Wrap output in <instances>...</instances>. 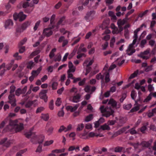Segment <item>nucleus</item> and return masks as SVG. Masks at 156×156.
I'll list each match as a JSON object with an SVG mask.
<instances>
[{
  "label": "nucleus",
  "instance_id": "obj_52",
  "mask_svg": "<svg viewBox=\"0 0 156 156\" xmlns=\"http://www.w3.org/2000/svg\"><path fill=\"white\" fill-rule=\"evenodd\" d=\"M40 52V51L39 50H37L33 52L30 55V56L32 58L33 56L37 55Z\"/></svg>",
  "mask_w": 156,
  "mask_h": 156
},
{
  "label": "nucleus",
  "instance_id": "obj_1",
  "mask_svg": "<svg viewBox=\"0 0 156 156\" xmlns=\"http://www.w3.org/2000/svg\"><path fill=\"white\" fill-rule=\"evenodd\" d=\"M99 109L103 116L108 117L110 115L113 116L114 111L110 107H106L105 108L104 106H102L100 107Z\"/></svg>",
  "mask_w": 156,
  "mask_h": 156
},
{
  "label": "nucleus",
  "instance_id": "obj_8",
  "mask_svg": "<svg viewBox=\"0 0 156 156\" xmlns=\"http://www.w3.org/2000/svg\"><path fill=\"white\" fill-rule=\"evenodd\" d=\"M8 102L12 106L14 107L16 105V101L14 94H10L8 96Z\"/></svg>",
  "mask_w": 156,
  "mask_h": 156
},
{
  "label": "nucleus",
  "instance_id": "obj_35",
  "mask_svg": "<svg viewBox=\"0 0 156 156\" xmlns=\"http://www.w3.org/2000/svg\"><path fill=\"white\" fill-rule=\"evenodd\" d=\"M65 148H62V149H55L52 151V152L54 153H59L62 152H63L65 151Z\"/></svg>",
  "mask_w": 156,
  "mask_h": 156
},
{
  "label": "nucleus",
  "instance_id": "obj_21",
  "mask_svg": "<svg viewBox=\"0 0 156 156\" xmlns=\"http://www.w3.org/2000/svg\"><path fill=\"white\" fill-rule=\"evenodd\" d=\"M69 69L67 71L74 73L76 70V67L73 66L71 62H69L68 63Z\"/></svg>",
  "mask_w": 156,
  "mask_h": 156
},
{
  "label": "nucleus",
  "instance_id": "obj_13",
  "mask_svg": "<svg viewBox=\"0 0 156 156\" xmlns=\"http://www.w3.org/2000/svg\"><path fill=\"white\" fill-rule=\"evenodd\" d=\"M108 104L111 105L112 107L115 108H119L121 106V105L119 103L117 104L115 101L112 99H110L109 100Z\"/></svg>",
  "mask_w": 156,
  "mask_h": 156
},
{
  "label": "nucleus",
  "instance_id": "obj_20",
  "mask_svg": "<svg viewBox=\"0 0 156 156\" xmlns=\"http://www.w3.org/2000/svg\"><path fill=\"white\" fill-rule=\"evenodd\" d=\"M79 105H76L74 106H67L66 107V109L67 111H69L71 112H74L77 109Z\"/></svg>",
  "mask_w": 156,
  "mask_h": 156
},
{
  "label": "nucleus",
  "instance_id": "obj_30",
  "mask_svg": "<svg viewBox=\"0 0 156 156\" xmlns=\"http://www.w3.org/2000/svg\"><path fill=\"white\" fill-rule=\"evenodd\" d=\"M41 118L45 121H47L49 118V115L48 114H42Z\"/></svg>",
  "mask_w": 156,
  "mask_h": 156
},
{
  "label": "nucleus",
  "instance_id": "obj_50",
  "mask_svg": "<svg viewBox=\"0 0 156 156\" xmlns=\"http://www.w3.org/2000/svg\"><path fill=\"white\" fill-rule=\"evenodd\" d=\"M141 144H142V146L144 147H147L148 146H149L150 145V144L149 142H147L146 141H143L142 142Z\"/></svg>",
  "mask_w": 156,
  "mask_h": 156
},
{
  "label": "nucleus",
  "instance_id": "obj_15",
  "mask_svg": "<svg viewBox=\"0 0 156 156\" xmlns=\"http://www.w3.org/2000/svg\"><path fill=\"white\" fill-rule=\"evenodd\" d=\"M13 25V23L12 20H8L5 21V23L4 27L5 29H11Z\"/></svg>",
  "mask_w": 156,
  "mask_h": 156
},
{
  "label": "nucleus",
  "instance_id": "obj_26",
  "mask_svg": "<svg viewBox=\"0 0 156 156\" xmlns=\"http://www.w3.org/2000/svg\"><path fill=\"white\" fill-rule=\"evenodd\" d=\"M140 105L138 104L137 103L136 101H135V104L134 105V107L133 108H132L131 109V111L132 112H133L134 111H138V110H139V109L140 108Z\"/></svg>",
  "mask_w": 156,
  "mask_h": 156
},
{
  "label": "nucleus",
  "instance_id": "obj_41",
  "mask_svg": "<svg viewBox=\"0 0 156 156\" xmlns=\"http://www.w3.org/2000/svg\"><path fill=\"white\" fill-rule=\"evenodd\" d=\"M93 119V115L92 114H90L86 117L85 120L86 122H88Z\"/></svg>",
  "mask_w": 156,
  "mask_h": 156
},
{
  "label": "nucleus",
  "instance_id": "obj_32",
  "mask_svg": "<svg viewBox=\"0 0 156 156\" xmlns=\"http://www.w3.org/2000/svg\"><path fill=\"white\" fill-rule=\"evenodd\" d=\"M35 64L34 62L32 61H30L27 64V67L28 68L31 69L33 67Z\"/></svg>",
  "mask_w": 156,
  "mask_h": 156
},
{
  "label": "nucleus",
  "instance_id": "obj_3",
  "mask_svg": "<svg viewBox=\"0 0 156 156\" xmlns=\"http://www.w3.org/2000/svg\"><path fill=\"white\" fill-rule=\"evenodd\" d=\"M14 20H19V21H22L24 20L26 17V15L24 14L23 12H20L19 14L15 13L13 15Z\"/></svg>",
  "mask_w": 156,
  "mask_h": 156
},
{
  "label": "nucleus",
  "instance_id": "obj_56",
  "mask_svg": "<svg viewBox=\"0 0 156 156\" xmlns=\"http://www.w3.org/2000/svg\"><path fill=\"white\" fill-rule=\"evenodd\" d=\"M62 103L61 100V98H57V100L55 102V105L57 106H59Z\"/></svg>",
  "mask_w": 156,
  "mask_h": 156
},
{
  "label": "nucleus",
  "instance_id": "obj_55",
  "mask_svg": "<svg viewBox=\"0 0 156 156\" xmlns=\"http://www.w3.org/2000/svg\"><path fill=\"white\" fill-rule=\"evenodd\" d=\"M115 39L114 37H113L111 40L110 43V46L111 47H113L114 45V43L115 42Z\"/></svg>",
  "mask_w": 156,
  "mask_h": 156
},
{
  "label": "nucleus",
  "instance_id": "obj_46",
  "mask_svg": "<svg viewBox=\"0 0 156 156\" xmlns=\"http://www.w3.org/2000/svg\"><path fill=\"white\" fill-rule=\"evenodd\" d=\"M137 95L136 92L134 90H132L131 92V96L133 100H135Z\"/></svg>",
  "mask_w": 156,
  "mask_h": 156
},
{
  "label": "nucleus",
  "instance_id": "obj_61",
  "mask_svg": "<svg viewBox=\"0 0 156 156\" xmlns=\"http://www.w3.org/2000/svg\"><path fill=\"white\" fill-rule=\"evenodd\" d=\"M108 15L109 16L112 17L114 19H115L116 18V17L115 15L114 12L112 11H109L108 12Z\"/></svg>",
  "mask_w": 156,
  "mask_h": 156
},
{
  "label": "nucleus",
  "instance_id": "obj_7",
  "mask_svg": "<svg viewBox=\"0 0 156 156\" xmlns=\"http://www.w3.org/2000/svg\"><path fill=\"white\" fill-rule=\"evenodd\" d=\"M12 143V141L11 140H7L6 138L2 139L0 141V144L3 145L6 148L9 147Z\"/></svg>",
  "mask_w": 156,
  "mask_h": 156
},
{
  "label": "nucleus",
  "instance_id": "obj_29",
  "mask_svg": "<svg viewBox=\"0 0 156 156\" xmlns=\"http://www.w3.org/2000/svg\"><path fill=\"white\" fill-rule=\"evenodd\" d=\"M5 66V63H4L0 66V75H1L4 74L5 72V70L4 69Z\"/></svg>",
  "mask_w": 156,
  "mask_h": 156
},
{
  "label": "nucleus",
  "instance_id": "obj_23",
  "mask_svg": "<svg viewBox=\"0 0 156 156\" xmlns=\"http://www.w3.org/2000/svg\"><path fill=\"white\" fill-rule=\"evenodd\" d=\"M74 150H75L76 152H78L80 151L79 146H69L68 149V151H73Z\"/></svg>",
  "mask_w": 156,
  "mask_h": 156
},
{
  "label": "nucleus",
  "instance_id": "obj_48",
  "mask_svg": "<svg viewBox=\"0 0 156 156\" xmlns=\"http://www.w3.org/2000/svg\"><path fill=\"white\" fill-rule=\"evenodd\" d=\"M63 108V107L62 109L61 110L59 111L58 112V116L59 117H63L64 115V112L62 110V109Z\"/></svg>",
  "mask_w": 156,
  "mask_h": 156
},
{
  "label": "nucleus",
  "instance_id": "obj_49",
  "mask_svg": "<svg viewBox=\"0 0 156 156\" xmlns=\"http://www.w3.org/2000/svg\"><path fill=\"white\" fill-rule=\"evenodd\" d=\"M16 95L17 96H19L21 94L23 93L22 91L20 88H18L15 91Z\"/></svg>",
  "mask_w": 156,
  "mask_h": 156
},
{
  "label": "nucleus",
  "instance_id": "obj_63",
  "mask_svg": "<svg viewBox=\"0 0 156 156\" xmlns=\"http://www.w3.org/2000/svg\"><path fill=\"white\" fill-rule=\"evenodd\" d=\"M129 131L131 134H134L137 133L136 131L134 128L130 129L129 130Z\"/></svg>",
  "mask_w": 156,
  "mask_h": 156
},
{
  "label": "nucleus",
  "instance_id": "obj_17",
  "mask_svg": "<svg viewBox=\"0 0 156 156\" xmlns=\"http://www.w3.org/2000/svg\"><path fill=\"white\" fill-rule=\"evenodd\" d=\"M80 95L79 94L76 95L69 98V100L74 103H77L80 101Z\"/></svg>",
  "mask_w": 156,
  "mask_h": 156
},
{
  "label": "nucleus",
  "instance_id": "obj_14",
  "mask_svg": "<svg viewBox=\"0 0 156 156\" xmlns=\"http://www.w3.org/2000/svg\"><path fill=\"white\" fill-rule=\"evenodd\" d=\"M35 140V142L34 144H36L37 142L39 144L42 143L44 139V136L43 135L38 136L37 135V137L34 138Z\"/></svg>",
  "mask_w": 156,
  "mask_h": 156
},
{
  "label": "nucleus",
  "instance_id": "obj_53",
  "mask_svg": "<svg viewBox=\"0 0 156 156\" xmlns=\"http://www.w3.org/2000/svg\"><path fill=\"white\" fill-rule=\"evenodd\" d=\"M58 83L57 82H54L52 84V87L53 90H56L57 89Z\"/></svg>",
  "mask_w": 156,
  "mask_h": 156
},
{
  "label": "nucleus",
  "instance_id": "obj_28",
  "mask_svg": "<svg viewBox=\"0 0 156 156\" xmlns=\"http://www.w3.org/2000/svg\"><path fill=\"white\" fill-rule=\"evenodd\" d=\"M125 60L122 59V58H119L115 61V63L119 66H121L124 62Z\"/></svg>",
  "mask_w": 156,
  "mask_h": 156
},
{
  "label": "nucleus",
  "instance_id": "obj_58",
  "mask_svg": "<svg viewBox=\"0 0 156 156\" xmlns=\"http://www.w3.org/2000/svg\"><path fill=\"white\" fill-rule=\"evenodd\" d=\"M34 102L33 101H29L26 104L25 106L26 108H30Z\"/></svg>",
  "mask_w": 156,
  "mask_h": 156
},
{
  "label": "nucleus",
  "instance_id": "obj_36",
  "mask_svg": "<svg viewBox=\"0 0 156 156\" xmlns=\"http://www.w3.org/2000/svg\"><path fill=\"white\" fill-rule=\"evenodd\" d=\"M56 49L54 48L49 53V57L50 59L53 58L55 56L54 53L56 52Z\"/></svg>",
  "mask_w": 156,
  "mask_h": 156
},
{
  "label": "nucleus",
  "instance_id": "obj_40",
  "mask_svg": "<svg viewBox=\"0 0 156 156\" xmlns=\"http://www.w3.org/2000/svg\"><path fill=\"white\" fill-rule=\"evenodd\" d=\"M105 82L107 83L109 82L110 79V74L109 73H106L105 77Z\"/></svg>",
  "mask_w": 156,
  "mask_h": 156
},
{
  "label": "nucleus",
  "instance_id": "obj_4",
  "mask_svg": "<svg viewBox=\"0 0 156 156\" xmlns=\"http://www.w3.org/2000/svg\"><path fill=\"white\" fill-rule=\"evenodd\" d=\"M33 129L34 128L33 127L31 129L30 132L26 133L25 135L28 138H29L31 136V142L33 143H34L35 142V140L34 139V138H35V137H37V134H36V133L35 132H32Z\"/></svg>",
  "mask_w": 156,
  "mask_h": 156
},
{
  "label": "nucleus",
  "instance_id": "obj_24",
  "mask_svg": "<svg viewBox=\"0 0 156 156\" xmlns=\"http://www.w3.org/2000/svg\"><path fill=\"white\" fill-rule=\"evenodd\" d=\"M23 128V124L22 123H18L14 129H15L16 131L17 132L21 130Z\"/></svg>",
  "mask_w": 156,
  "mask_h": 156
},
{
  "label": "nucleus",
  "instance_id": "obj_57",
  "mask_svg": "<svg viewBox=\"0 0 156 156\" xmlns=\"http://www.w3.org/2000/svg\"><path fill=\"white\" fill-rule=\"evenodd\" d=\"M82 5L83 6L87 5L89 3V0H81Z\"/></svg>",
  "mask_w": 156,
  "mask_h": 156
},
{
  "label": "nucleus",
  "instance_id": "obj_62",
  "mask_svg": "<svg viewBox=\"0 0 156 156\" xmlns=\"http://www.w3.org/2000/svg\"><path fill=\"white\" fill-rule=\"evenodd\" d=\"M148 87V90L150 92H152L154 91V88L152 85L149 84Z\"/></svg>",
  "mask_w": 156,
  "mask_h": 156
},
{
  "label": "nucleus",
  "instance_id": "obj_44",
  "mask_svg": "<svg viewBox=\"0 0 156 156\" xmlns=\"http://www.w3.org/2000/svg\"><path fill=\"white\" fill-rule=\"evenodd\" d=\"M84 127V126L83 124L81 123L78 125L77 127L76 128V130L77 131H80L82 130Z\"/></svg>",
  "mask_w": 156,
  "mask_h": 156
},
{
  "label": "nucleus",
  "instance_id": "obj_16",
  "mask_svg": "<svg viewBox=\"0 0 156 156\" xmlns=\"http://www.w3.org/2000/svg\"><path fill=\"white\" fill-rule=\"evenodd\" d=\"M47 92L46 90H42L39 94L40 98L43 99L45 102L47 101V97L46 94Z\"/></svg>",
  "mask_w": 156,
  "mask_h": 156
},
{
  "label": "nucleus",
  "instance_id": "obj_47",
  "mask_svg": "<svg viewBox=\"0 0 156 156\" xmlns=\"http://www.w3.org/2000/svg\"><path fill=\"white\" fill-rule=\"evenodd\" d=\"M62 58V56L61 55H57L54 58V60L55 61H59L61 60Z\"/></svg>",
  "mask_w": 156,
  "mask_h": 156
},
{
  "label": "nucleus",
  "instance_id": "obj_27",
  "mask_svg": "<svg viewBox=\"0 0 156 156\" xmlns=\"http://www.w3.org/2000/svg\"><path fill=\"white\" fill-rule=\"evenodd\" d=\"M54 143V140H47L45 141L43 144L44 147H47L50 146L52 144Z\"/></svg>",
  "mask_w": 156,
  "mask_h": 156
},
{
  "label": "nucleus",
  "instance_id": "obj_9",
  "mask_svg": "<svg viewBox=\"0 0 156 156\" xmlns=\"http://www.w3.org/2000/svg\"><path fill=\"white\" fill-rule=\"evenodd\" d=\"M18 123L17 121L16 120H10L9 125L6 128V130H11L15 128Z\"/></svg>",
  "mask_w": 156,
  "mask_h": 156
},
{
  "label": "nucleus",
  "instance_id": "obj_37",
  "mask_svg": "<svg viewBox=\"0 0 156 156\" xmlns=\"http://www.w3.org/2000/svg\"><path fill=\"white\" fill-rule=\"evenodd\" d=\"M124 131V129H121L115 133L113 135V136H118L122 134Z\"/></svg>",
  "mask_w": 156,
  "mask_h": 156
},
{
  "label": "nucleus",
  "instance_id": "obj_54",
  "mask_svg": "<svg viewBox=\"0 0 156 156\" xmlns=\"http://www.w3.org/2000/svg\"><path fill=\"white\" fill-rule=\"evenodd\" d=\"M44 109L43 107H40L37 108L36 111V113H40L43 111Z\"/></svg>",
  "mask_w": 156,
  "mask_h": 156
},
{
  "label": "nucleus",
  "instance_id": "obj_59",
  "mask_svg": "<svg viewBox=\"0 0 156 156\" xmlns=\"http://www.w3.org/2000/svg\"><path fill=\"white\" fill-rule=\"evenodd\" d=\"M121 31H120V29H119L117 27H116L112 31V33L114 34H118Z\"/></svg>",
  "mask_w": 156,
  "mask_h": 156
},
{
  "label": "nucleus",
  "instance_id": "obj_42",
  "mask_svg": "<svg viewBox=\"0 0 156 156\" xmlns=\"http://www.w3.org/2000/svg\"><path fill=\"white\" fill-rule=\"evenodd\" d=\"M153 96L152 93H151L144 100V102H147L150 101L152 98Z\"/></svg>",
  "mask_w": 156,
  "mask_h": 156
},
{
  "label": "nucleus",
  "instance_id": "obj_2",
  "mask_svg": "<svg viewBox=\"0 0 156 156\" xmlns=\"http://www.w3.org/2000/svg\"><path fill=\"white\" fill-rule=\"evenodd\" d=\"M150 49H147L144 52H140L138 55V56L144 59L147 60L150 57Z\"/></svg>",
  "mask_w": 156,
  "mask_h": 156
},
{
  "label": "nucleus",
  "instance_id": "obj_11",
  "mask_svg": "<svg viewBox=\"0 0 156 156\" xmlns=\"http://www.w3.org/2000/svg\"><path fill=\"white\" fill-rule=\"evenodd\" d=\"M144 27H146V26L144 24H142L140 27L138 28L136 30H135L134 32V35L133 36V43H134L136 42V40H137L138 37V32L142 29V28Z\"/></svg>",
  "mask_w": 156,
  "mask_h": 156
},
{
  "label": "nucleus",
  "instance_id": "obj_22",
  "mask_svg": "<svg viewBox=\"0 0 156 156\" xmlns=\"http://www.w3.org/2000/svg\"><path fill=\"white\" fill-rule=\"evenodd\" d=\"M126 22L125 20L124 19L119 20L117 22V24L118 26L119 29H120V31H122L123 30V28L122 26Z\"/></svg>",
  "mask_w": 156,
  "mask_h": 156
},
{
  "label": "nucleus",
  "instance_id": "obj_38",
  "mask_svg": "<svg viewBox=\"0 0 156 156\" xmlns=\"http://www.w3.org/2000/svg\"><path fill=\"white\" fill-rule=\"evenodd\" d=\"M124 149V148L122 147L118 146L115 148L114 151L115 152H120Z\"/></svg>",
  "mask_w": 156,
  "mask_h": 156
},
{
  "label": "nucleus",
  "instance_id": "obj_45",
  "mask_svg": "<svg viewBox=\"0 0 156 156\" xmlns=\"http://www.w3.org/2000/svg\"><path fill=\"white\" fill-rule=\"evenodd\" d=\"M132 105L131 104L127 105H124L123 106V108L126 110H129L131 108Z\"/></svg>",
  "mask_w": 156,
  "mask_h": 156
},
{
  "label": "nucleus",
  "instance_id": "obj_34",
  "mask_svg": "<svg viewBox=\"0 0 156 156\" xmlns=\"http://www.w3.org/2000/svg\"><path fill=\"white\" fill-rule=\"evenodd\" d=\"M96 78L98 80H101L102 82L103 81L104 76L101 73H99L96 75Z\"/></svg>",
  "mask_w": 156,
  "mask_h": 156
},
{
  "label": "nucleus",
  "instance_id": "obj_39",
  "mask_svg": "<svg viewBox=\"0 0 156 156\" xmlns=\"http://www.w3.org/2000/svg\"><path fill=\"white\" fill-rule=\"evenodd\" d=\"M84 44H81L79 48V50L83 52H86L87 51L86 49L84 47Z\"/></svg>",
  "mask_w": 156,
  "mask_h": 156
},
{
  "label": "nucleus",
  "instance_id": "obj_64",
  "mask_svg": "<svg viewBox=\"0 0 156 156\" xmlns=\"http://www.w3.org/2000/svg\"><path fill=\"white\" fill-rule=\"evenodd\" d=\"M78 92L77 89L76 87H73L70 90L71 93H76Z\"/></svg>",
  "mask_w": 156,
  "mask_h": 156
},
{
  "label": "nucleus",
  "instance_id": "obj_33",
  "mask_svg": "<svg viewBox=\"0 0 156 156\" xmlns=\"http://www.w3.org/2000/svg\"><path fill=\"white\" fill-rule=\"evenodd\" d=\"M53 130L54 128L52 126L50 127L46 130V133L48 135H50L52 133Z\"/></svg>",
  "mask_w": 156,
  "mask_h": 156
},
{
  "label": "nucleus",
  "instance_id": "obj_19",
  "mask_svg": "<svg viewBox=\"0 0 156 156\" xmlns=\"http://www.w3.org/2000/svg\"><path fill=\"white\" fill-rule=\"evenodd\" d=\"M52 33V31L49 28L44 29L43 32L44 35L46 36L47 37H49L51 35Z\"/></svg>",
  "mask_w": 156,
  "mask_h": 156
},
{
  "label": "nucleus",
  "instance_id": "obj_51",
  "mask_svg": "<svg viewBox=\"0 0 156 156\" xmlns=\"http://www.w3.org/2000/svg\"><path fill=\"white\" fill-rule=\"evenodd\" d=\"M146 43L147 41L146 39H143L142 40L140 43V47L142 48H144V45L146 44Z\"/></svg>",
  "mask_w": 156,
  "mask_h": 156
},
{
  "label": "nucleus",
  "instance_id": "obj_10",
  "mask_svg": "<svg viewBox=\"0 0 156 156\" xmlns=\"http://www.w3.org/2000/svg\"><path fill=\"white\" fill-rule=\"evenodd\" d=\"M137 40H136V42L133 43V40L132 44H131L129 46L127 49L126 50V52L128 55H132L133 53L135 52V50L133 48V45L135 44Z\"/></svg>",
  "mask_w": 156,
  "mask_h": 156
},
{
  "label": "nucleus",
  "instance_id": "obj_5",
  "mask_svg": "<svg viewBox=\"0 0 156 156\" xmlns=\"http://www.w3.org/2000/svg\"><path fill=\"white\" fill-rule=\"evenodd\" d=\"M95 13V12L94 11L88 12L85 16V19L87 21H90L94 18Z\"/></svg>",
  "mask_w": 156,
  "mask_h": 156
},
{
  "label": "nucleus",
  "instance_id": "obj_6",
  "mask_svg": "<svg viewBox=\"0 0 156 156\" xmlns=\"http://www.w3.org/2000/svg\"><path fill=\"white\" fill-rule=\"evenodd\" d=\"M94 62V60L90 58H88L86 59L83 64L84 69H89V67H90V66Z\"/></svg>",
  "mask_w": 156,
  "mask_h": 156
},
{
  "label": "nucleus",
  "instance_id": "obj_18",
  "mask_svg": "<svg viewBox=\"0 0 156 156\" xmlns=\"http://www.w3.org/2000/svg\"><path fill=\"white\" fill-rule=\"evenodd\" d=\"M96 89V87H91L90 86L87 85L84 88V90L86 92L88 93H92L94 92Z\"/></svg>",
  "mask_w": 156,
  "mask_h": 156
},
{
  "label": "nucleus",
  "instance_id": "obj_43",
  "mask_svg": "<svg viewBox=\"0 0 156 156\" xmlns=\"http://www.w3.org/2000/svg\"><path fill=\"white\" fill-rule=\"evenodd\" d=\"M40 23L41 21L40 20L38 21L36 23L33 28V29L34 31L37 30L40 25Z\"/></svg>",
  "mask_w": 156,
  "mask_h": 156
},
{
  "label": "nucleus",
  "instance_id": "obj_31",
  "mask_svg": "<svg viewBox=\"0 0 156 156\" xmlns=\"http://www.w3.org/2000/svg\"><path fill=\"white\" fill-rule=\"evenodd\" d=\"M100 129L103 130H109L110 129V127L106 124H105L104 125L101 126L100 127Z\"/></svg>",
  "mask_w": 156,
  "mask_h": 156
},
{
  "label": "nucleus",
  "instance_id": "obj_60",
  "mask_svg": "<svg viewBox=\"0 0 156 156\" xmlns=\"http://www.w3.org/2000/svg\"><path fill=\"white\" fill-rule=\"evenodd\" d=\"M27 39L26 38H25L23 40H21L19 44V46H21L24 44L27 41Z\"/></svg>",
  "mask_w": 156,
  "mask_h": 156
},
{
  "label": "nucleus",
  "instance_id": "obj_25",
  "mask_svg": "<svg viewBox=\"0 0 156 156\" xmlns=\"http://www.w3.org/2000/svg\"><path fill=\"white\" fill-rule=\"evenodd\" d=\"M41 69V67H40L37 70L32 71L31 74L33 76L36 77L39 74Z\"/></svg>",
  "mask_w": 156,
  "mask_h": 156
},
{
  "label": "nucleus",
  "instance_id": "obj_12",
  "mask_svg": "<svg viewBox=\"0 0 156 156\" xmlns=\"http://www.w3.org/2000/svg\"><path fill=\"white\" fill-rule=\"evenodd\" d=\"M31 23V22L30 21H28L25 22L22 25L21 29L19 30L18 29H16V31L19 32H22L23 30H25L27 27L30 25Z\"/></svg>",
  "mask_w": 156,
  "mask_h": 156
}]
</instances>
